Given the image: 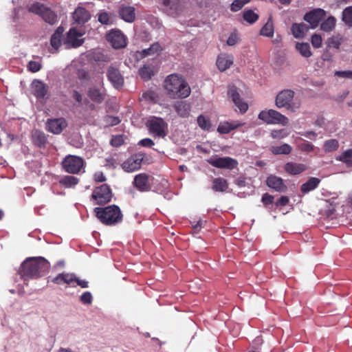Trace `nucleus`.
<instances>
[{
	"label": "nucleus",
	"mask_w": 352,
	"mask_h": 352,
	"mask_svg": "<svg viewBox=\"0 0 352 352\" xmlns=\"http://www.w3.org/2000/svg\"><path fill=\"white\" fill-rule=\"evenodd\" d=\"M50 263L43 257H29L21 265L19 274L25 280L38 278L50 269Z\"/></svg>",
	"instance_id": "1"
},
{
	"label": "nucleus",
	"mask_w": 352,
	"mask_h": 352,
	"mask_svg": "<svg viewBox=\"0 0 352 352\" xmlns=\"http://www.w3.org/2000/svg\"><path fill=\"white\" fill-rule=\"evenodd\" d=\"M164 89L172 98H185L190 94V88L187 82L177 74H170L164 81Z\"/></svg>",
	"instance_id": "2"
},
{
	"label": "nucleus",
	"mask_w": 352,
	"mask_h": 352,
	"mask_svg": "<svg viewBox=\"0 0 352 352\" xmlns=\"http://www.w3.org/2000/svg\"><path fill=\"white\" fill-rule=\"evenodd\" d=\"M94 210L96 217L100 221L107 226L118 223L122 219L120 209L116 205L109 206L105 208H96Z\"/></svg>",
	"instance_id": "3"
},
{
	"label": "nucleus",
	"mask_w": 352,
	"mask_h": 352,
	"mask_svg": "<svg viewBox=\"0 0 352 352\" xmlns=\"http://www.w3.org/2000/svg\"><path fill=\"white\" fill-rule=\"evenodd\" d=\"M276 107L285 108L292 112H296L300 107V100L294 98V92L290 89L280 91L275 100Z\"/></svg>",
	"instance_id": "4"
},
{
	"label": "nucleus",
	"mask_w": 352,
	"mask_h": 352,
	"mask_svg": "<svg viewBox=\"0 0 352 352\" xmlns=\"http://www.w3.org/2000/svg\"><path fill=\"white\" fill-rule=\"evenodd\" d=\"M150 134L154 137L164 138L167 134L168 124L161 118L151 117L146 122Z\"/></svg>",
	"instance_id": "5"
},
{
	"label": "nucleus",
	"mask_w": 352,
	"mask_h": 352,
	"mask_svg": "<svg viewBox=\"0 0 352 352\" xmlns=\"http://www.w3.org/2000/svg\"><path fill=\"white\" fill-rule=\"evenodd\" d=\"M258 117V119L263 120L267 124H280L283 126H286L288 124V118L280 112L274 109L262 111L259 113Z\"/></svg>",
	"instance_id": "6"
},
{
	"label": "nucleus",
	"mask_w": 352,
	"mask_h": 352,
	"mask_svg": "<svg viewBox=\"0 0 352 352\" xmlns=\"http://www.w3.org/2000/svg\"><path fill=\"white\" fill-rule=\"evenodd\" d=\"M52 282L58 285L66 283L67 285H71L72 287H75L74 283H76L81 288H87L89 287L88 281L78 278L73 273L58 274L56 277H54L52 279Z\"/></svg>",
	"instance_id": "7"
},
{
	"label": "nucleus",
	"mask_w": 352,
	"mask_h": 352,
	"mask_svg": "<svg viewBox=\"0 0 352 352\" xmlns=\"http://www.w3.org/2000/svg\"><path fill=\"white\" fill-rule=\"evenodd\" d=\"M29 10L40 15L45 22L51 25L57 22V16L55 13L42 3H35L32 4L29 8Z\"/></svg>",
	"instance_id": "8"
},
{
	"label": "nucleus",
	"mask_w": 352,
	"mask_h": 352,
	"mask_svg": "<svg viewBox=\"0 0 352 352\" xmlns=\"http://www.w3.org/2000/svg\"><path fill=\"white\" fill-rule=\"evenodd\" d=\"M63 167L69 173L76 174L82 168L84 161L82 158L76 155H68L65 157L63 162Z\"/></svg>",
	"instance_id": "9"
},
{
	"label": "nucleus",
	"mask_w": 352,
	"mask_h": 352,
	"mask_svg": "<svg viewBox=\"0 0 352 352\" xmlns=\"http://www.w3.org/2000/svg\"><path fill=\"white\" fill-rule=\"evenodd\" d=\"M162 10L169 16L176 17L182 11L180 0H159Z\"/></svg>",
	"instance_id": "10"
},
{
	"label": "nucleus",
	"mask_w": 352,
	"mask_h": 352,
	"mask_svg": "<svg viewBox=\"0 0 352 352\" xmlns=\"http://www.w3.org/2000/svg\"><path fill=\"white\" fill-rule=\"evenodd\" d=\"M112 197L109 186L107 184L101 185L95 189L92 198L96 201L97 204H105L111 201Z\"/></svg>",
	"instance_id": "11"
},
{
	"label": "nucleus",
	"mask_w": 352,
	"mask_h": 352,
	"mask_svg": "<svg viewBox=\"0 0 352 352\" xmlns=\"http://www.w3.org/2000/svg\"><path fill=\"white\" fill-rule=\"evenodd\" d=\"M143 159L142 153L133 155L122 164V168L127 173L136 171L140 168Z\"/></svg>",
	"instance_id": "12"
},
{
	"label": "nucleus",
	"mask_w": 352,
	"mask_h": 352,
	"mask_svg": "<svg viewBox=\"0 0 352 352\" xmlns=\"http://www.w3.org/2000/svg\"><path fill=\"white\" fill-rule=\"evenodd\" d=\"M212 166L219 168L233 169L238 164L237 162L230 157H213L208 160Z\"/></svg>",
	"instance_id": "13"
},
{
	"label": "nucleus",
	"mask_w": 352,
	"mask_h": 352,
	"mask_svg": "<svg viewBox=\"0 0 352 352\" xmlns=\"http://www.w3.org/2000/svg\"><path fill=\"white\" fill-rule=\"evenodd\" d=\"M82 36V34L78 32L76 28H71L63 44L66 48L79 47L83 43V39L80 38Z\"/></svg>",
	"instance_id": "14"
},
{
	"label": "nucleus",
	"mask_w": 352,
	"mask_h": 352,
	"mask_svg": "<svg viewBox=\"0 0 352 352\" xmlns=\"http://www.w3.org/2000/svg\"><path fill=\"white\" fill-rule=\"evenodd\" d=\"M107 76L109 82L116 89H120L124 85V77L119 69L111 66L107 69Z\"/></svg>",
	"instance_id": "15"
},
{
	"label": "nucleus",
	"mask_w": 352,
	"mask_h": 352,
	"mask_svg": "<svg viewBox=\"0 0 352 352\" xmlns=\"http://www.w3.org/2000/svg\"><path fill=\"white\" fill-rule=\"evenodd\" d=\"M107 39L116 49L122 48L126 45L125 36L120 30L110 32L107 35Z\"/></svg>",
	"instance_id": "16"
},
{
	"label": "nucleus",
	"mask_w": 352,
	"mask_h": 352,
	"mask_svg": "<svg viewBox=\"0 0 352 352\" xmlns=\"http://www.w3.org/2000/svg\"><path fill=\"white\" fill-rule=\"evenodd\" d=\"M325 16V12L322 9L316 8L307 13L304 19L311 25V28L318 26L319 22Z\"/></svg>",
	"instance_id": "17"
},
{
	"label": "nucleus",
	"mask_w": 352,
	"mask_h": 352,
	"mask_svg": "<svg viewBox=\"0 0 352 352\" xmlns=\"http://www.w3.org/2000/svg\"><path fill=\"white\" fill-rule=\"evenodd\" d=\"M67 126L66 120L62 118L48 120L46 123L47 130L54 134H60Z\"/></svg>",
	"instance_id": "18"
},
{
	"label": "nucleus",
	"mask_w": 352,
	"mask_h": 352,
	"mask_svg": "<svg viewBox=\"0 0 352 352\" xmlns=\"http://www.w3.org/2000/svg\"><path fill=\"white\" fill-rule=\"evenodd\" d=\"M228 96L232 98L234 104L239 108L241 113H245L248 109V105L241 98L239 94L234 86H230L228 91Z\"/></svg>",
	"instance_id": "19"
},
{
	"label": "nucleus",
	"mask_w": 352,
	"mask_h": 352,
	"mask_svg": "<svg viewBox=\"0 0 352 352\" xmlns=\"http://www.w3.org/2000/svg\"><path fill=\"white\" fill-rule=\"evenodd\" d=\"M133 184L140 191L146 192L150 190L149 177L145 173L137 175L134 178Z\"/></svg>",
	"instance_id": "20"
},
{
	"label": "nucleus",
	"mask_w": 352,
	"mask_h": 352,
	"mask_svg": "<svg viewBox=\"0 0 352 352\" xmlns=\"http://www.w3.org/2000/svg\"><path fill=\"white\" fill-rule=\"evenodd\" d=\"M32 94L38 98L43 99L47 93V87L39 80H34L31 85Z\"/></svg>",
	"instance_id": "21"
},
{
	"label": "nucleus",
	"mask_w": 352,
	"mask_h": 352,
	"mask_svg": "<svg viewBox=\"0 0 352 352\" xmlns=\"http://www.w3.org/2000/svg\"><path fill=\"white\" fill-rule=\"evenodd\" d=\"M120 17L126 22L132 23L135 19V8L131 6H122L119 10Z\"/></svg>",
	"instance_id": "22"
},
{
	"label": "nucleus",
	"mask_w": 352,
	"mask_h": 352,
	"mask_svg": "<svg viewBox=\"0 0 352 352\" xmlns=\"http://www.w3.org/2000/svg\"><path fill=\"white\" fill-rule=\"evenodd\" d=\"M234 58L230 54H223L218 56L217 60V65L221 72H223L228 69L232 64Z\"/></svg>",
	"instance_id": "23"
},
{
	"label": "nucleus",
	"mask_w": 352,
	"mask_h": 352,
	"mask_svg": "<svg viewBox=\"0 0 352 352\" xmlns=\"http://www.w3.org/2000/svg\"><path fill=\"white\" fill-rule=\"evenodd\" d=\"M267 186L278 192H285L287 189L286 186L283 183V180L280 177L271 175L267 179Z\"/></svg>",
	"instance_id": "24"
},
{
	"label": "nucleus",
	"mask_w": 352,
	"mask_h": 352,
	"mask_svg": "<svg viewBox=\"0 0 352 352\" xmlns=\"http://www.w3.org/2000/svg\"><path fill=\"white\" fill-rule=\"evenodd\" d=\"M105 91L103 88L91 87L88 91L89 98L94 102L101 103L105 98Z\"/></svg>",
	"instance_id": "25"
},
{
	"label": "nucleus",
	"mask_w": 352,
	"mask_h": 352,
	"mask_svg": "<svg viewBox=\"0 0 352 352\" xmlns=\"http://www.w3.org/2000/svg\"><path fill=\"white\" fill-rule=\"evenodd\" d=\"M244 123L240 121H232V122H221L217 128L218 132L220 133L226 134L231 131L241 126Z\"/></svg>",
	"instance_id": "26"
},
{
	"label": "nucleus",
	"mask_w": 352,
	"mask_h": 352,
	"mask_svg": "<svg viewBox=\"0 0 352 352\" xmlns=\"http://www.w3.org/2000/svg\"><path fill=\"white\" fill-rule=\"evenodd\" d=\"M307 167L303 164L287 162L285 165V170L291 175H298L304 172Z\"/></svg>",
	"instance_id": "27"
},
{
	"label": "nucleus",
	"mask_w": 352,
	"mask_h": 352,
	"mask_svg": "<svg viewBox=\"0 0 352 352\" xmlns=\"http://www.w3.org/2000/svg\"><path fill=\"white\" fill-rule=\"evenodd\" d=\"M309 28L305 23H293L291 27V31L293 36L296 38H303L308 31Z\"/></svg>",
	"instance_id": "28"
},
{
	"label": "nucleus",
	"mask_w": 352,
	"mask_h": 352,
	"mask_svg": "<svg viewBox=\"0 0 352 352\" xmlns=\"http://www.w3.org/2000/svg\"><path fill=\"white\" fill-rule=\"evenodd\" d=\"M320 183V179L317 177H311L307 182L302 184L300 186V190L303 194H307L310 191L315 190Z\"/></svg>",
	"instance_id": "29"
},
{
	"label": "nucleus",
	"mask_w": 352,
	"mask_h": 352,
	"mask_svg": "<svg viewBox=\"0 0 352 352\" xmlns=\"http://www.w3.org/2000/svg\"><path fill=\"white\" fill-rule=\"evenodd\" d=\"M74 20L78 23H85L89 18V13L82 8H78L73 14Z\"/></svg>",
	"instance_id": "30"
},
{
	"label": "nucleus",
	"mask_w": 352,
	"mask_h": 352,
	"mask_svg": "<svg viewBox=\"0 0 352 352\" xmlns=\"http://www.w3.org/2000/svg\"><path fill=\"white\" fill-rule=\"evenodd\" d=\"M32 138L34 144L39 147L44 146L47 143V138L45 133L38 130L32 131Z\"/></svg>",
	"instance_id": "31"
},
{
	"label": "nucleus",
	"mask_w": 352,
	"mask_h": 352,
	"mask_svg": "<svg viewBox=\"0 0 352 352\" xmlns=\"http://www.w3.org/2000/svg\"><path fill=\"white\" fill-rule=\"evenodd\" d=\"M174 107L179 116L183 118H187L189 116L190 108V105L187 104L186 102H177V103H175Z\"/></svg>",
	"instance_id": "32"
},
{
	"label": "nucleus",
	"mask_w": 352,
	"mask_h": 352,
	"mask_svg": "<svg viewBox=\"0 0 352 352\" xmlns=\"http://www.w3.org/2000/svg\"><path fill=\"white\" fill-rule=\"evenodd\" d=\"M63 32V28L58 27L51 37V45L54 50H57L61 45V37Z\"/></svg>",
	"instance_id": "33"
},
{
	"label": "nucleus",
	"mask_w": 352,
	"mask_h": 352,
	"mask_svg": "<svg viewBox=\"0 0 352 352\" xmlns=\"http://www.w3.org/2000/svg\"><path fill=\"white\" fill-rule=\"evenodd\" d=\"M162 50V47L160 43H155L150 47L144 49L140 52H137V54L141 57H146L147 56L158 54Z\"/></svg>",
	"instance_id": "34"
},
{
	"label": "nucleus",
	"mask_w": 352,
	"mask_h": 352,
	"mask_svg": "<svg viewBox=\"0 0 352 352\" xmlns=\"http://www.w3.org/2000/svg\"><path fill=\"white\" fill-rule=\"evenodd\" d=\"M336 160L344 163L347 167H352V149L343 151L336 157Z\"/></svg>",
	"instance_id": "35"
},
{
	"label": "nucleus",
	"mask_w": 352,
	"mask_h": 352,
	"mask_svg": "<svg viewBox=\"0 0 352 352\" xmlns=\"http://www.w3.org/2000/svg\"><path fill=\"white\" fill-rule=\"evenodd\" d=\"M228 188L227 181L221 177L213 180L212 189L216 192H225Z\"/></svg>",
	"instance_id": "36"
},
{
	"label": "nucleus",
	"mask_w": 352,
	"mask_h": 352,
	"mask_svg": "<svg viewBox=\"0 0 352 352\" xmlns=\"http://www.w3.org/2000/svg\"><path fill=\"white\" fill-rule=\"evenodd\" d=\"M154 74L155 69L151 65H145L139 69V74L144 80H149Z\"/></svg>",
	"instance_id": "37"
},
{
	"label": "nucleus",
	"mask_w": 352,
	"mask_h": 352,
	"mask_svg": "<svg viewBox=\"0 0 352 352\" xmlns=\"http://www.w3.org/2000/svg\"><path fill=\"white\" fill-rule=\"evenodd\" d=\"M296 48L299 52V53L305 58H309L312 54L310 50V46L308 43H297L296 45Z\"/></svg>",
	"instance_id": "38"
},
{
	"label": "nucleus",
	"mask_w": 352,
	"mask_h": 352,
	"mask_svg": "<svg viewBox=\"0 0 352 352\" xmlns=\"http://www.w3.org/2000/svg\"><path fill=\"white\" fill-rule=\"evenodd\" d=\"M274 30L272 21L269 19L261 30V34L267 37H272L274 35Z\"/></svg>",
	"instance_id": "39"
},
{
	"label": "nucleus",
	"mask_w": 352,
	"mask_h": 352,
	"mask_svg": "<svg viewBox=\"0 0 352 352\" xmlns=\"http://www.w3.org/2000/svg\"><path fill=\"white\" fill-rule=\"evenodd\" d=\"M271 151L276 155H287L292 151V147L287 144H283L279 146L272 147Z\"/></svg>",
	"instance_id": "40"
},
{
	"label": "nucleus",
	"mask_w": 352,
	"mask_h": 352,
	"mask_svg": "<svg viewBox=\"0 0 352 352\" xmlns=\"http://www.w3.org/2000/svg\"><path fill=\"white\" fill-rule=\"evenodd\" d=\"M60 182L65 187L70 188L78 184V179L74 176L67 175L63 177Z\"/></svg>",
	"instance_id": "41"
},
{
	"label": "nucleus",
	"mask_w": 352,
	"mask_h": 352,
	"mask_svg": "<svg viewBox=\"0 0 352 352\" xmlns=\"http://www.w3.org/2000/svg\"><path fill=\"white\" fill-rule=\"evenodd\" d=\"M339 147V143L337 140L331 139L324 142V150L325 152H331L336 151Z\"/></svg>",
	"instance_id": "42"
},
{
	"label": "nucleus",
	"mask_w": 352,
	"mask_h": 352,
	"mask_svg": "<svg viewBox=\"0 0 352 352\" xmlns=\"http://www.w3.org/2000/svg\"><path fill=\"white\" fill-rule=\"evenodd\" d=\"M342 20L349 27H352V6L346 8L342 12Z\"/></svg>",
	"instance_id": "43"
},
{
	"label": "nucleus",
	"mask_w": 352,
	"mask_h": 352,
	"mask_svg": "<svg viewBox=\"0 0 352 352\" xmlns=\"http://www.w3.org/2000/svg\"><path fill=\"white\" fill-rule=\"evenodd\" d=\"M336 24V19L333 16H329L327 18V20H325L324 22L322 23L320 25L321 30L325 32L331 31L335 26Z\"/></svg>",
	"instance_id": "44"
},
{
	"label": "nucleus",
	"mask_w": 352,
	"mask_h": 352,
	"mask_svg": "<svg viewBox=\"0 0 352 352\" xmlns=\"http://www.w3.org/2000/svg\"><path fill=\"white\" fill-rule=\"evenodd\" d=\"M244 19L249 23H254L258 19V15L252 10H246L243 12Z\"/></svg>",
	"instance_id": "45"
},
{
	"label": "nucleus",
	"mask_w": 352,
	"mask_h": 352,
	"mask_svg": "<svg viewBox=\"0 0 352 352\" xmlns=\"http://www.w3.org/2000/svg\"><path fill=\"white\" fill-rule=\"evenodd\" d=\"M197 123L198 125L204 130H208L210 128V122L209 119L206 118L205 116L201 115L197 118Z\"/></svg>",
	"instance_id": "46"
},
{
	"label": "nucleus",
	"mask_w": 352,
	"mask_h": 352,
	"mask_svg": "<svg viewBox=\"0 0 352 352\" xmlns=\"http://www.w3.org/2000/svg\"><path fill=\"white\" fill-rule=\"evenodd\" d=\"M250 0H234L231 5V10L237 12L241 10L245 4L250 2Z\"/></svg>",
	"instance_id": "47"
},
{
	"label": "nucleus",
	"mask_w": 352,
	"mask_h": 352,
	"mask_svg": "<svg viewBox=\"0 0 352 352\" xmlns=\"http://www.w3.org/2000/svg\"><path fill=\"white\" fill-rule=\"evenodd\" d=\"M80 300L85 305H90L92 302L93 296L91 292H85L80 296Z\"/></svg>",
	"instance_id": "48"
},
{
	"label": "nucleus",
	"mask_w": 352,
	"mask_h": 352,
	"mask_svg": "<svg viewBox=\"0 0 352 352\" xmlns=\"http://www.w3.org/2000/svg\"><path fill=\"white\" fill-rule=\"evenodd\" d=\"M288 135L287 131L284 129L280 130H274L271 133V136L275 139H282Z\"/></svg>",
	"instance_id": "49"
},
{
	"label": "nucleus",
	"mask_w": 352,
	"mask_h": 352,
	"mask_svg": "<svg viewBox=\"0 0 352 352\" xmlns=\"http://www.w3.org/2000/svg\"><path fill=\"white\" fill-rule=\"evenodd\" d=\"M322 41V37L319 34H315L311 36V44L316 48H318L321 46Z\"/></svg>",
	"instance_id": "50"
},
{
	"label": "nucleus",
	"mask_w": 352,
	"mask_h": 352,
	"mask_svg": "<svg viewBox=\"0 0 352 352\" xmlns=\"http://www.w3.org/2000/svg\"><path fill=\"white\" fill-rule=\"evenodd\" d=\"M28 68L32 72H37L41 69V65L37 61L31 60L28 63Z\"/></svg>",
	"instance_id": "51"
},
{
	"label": "nucleus",
	"mask_w": 352,
	"mask_h": 352,
	"mask_svg": "<svg viewBox=\"0 0 352 352\" xmlns=\"http://www.w3.org/2000/svg\"><path fill=\"white\" fill-rule=\"evenodd\" d=\"M335 76L340 78L352 79V71H336L335 72Z\"/></svg>",
	"instance_id": "52"
},
{
	"label": "nucleus",
	"mask_w": 352,
	"mask_h": 352,
	"mask_svg": "<svg viewBox=\"0 0 352 352\" xmlns=\"http://www.w3.org/2000/svg\"><path fill=\"white\" fill-rule=\"evenodd\" d=\"M98 21L102 23L107 25L110 23V16L109 14L107 12H102L98 15Z\"/></svg>",
	"instance_id": "53"
},
{
	"label": "nucleus",
	"mask_w": 352,
	"mask_h": 352,
	"mask_svg": "<svg viewBox=\"0 0 352 352\" xmlns=\"http://www.w3.org/2000/svg\"><path fill=\"white\" fill-rule=\"evenodd\" d=\"M123 138L122 135L113 136L111 140V144L113 146H120L123 143Z\"/></svg>",
	"instance_id": "54"
},
{
	"label": "nucleus",
	"mask_w": 352,
	"mask_h": 352,
	"mask_svg": "<svg viewBox=\"0 0 352 352\" xmlns=\"http://www.w3.org/2000/svg\"><path fill=\"white\" fill-rule=\"evenodd\" d=\"M314 145L308 142H305L300 145V149L302 151L311 152L314 151Z\"/></svg>",
	"instance_id": "55"
},
{
	"label": "nucleus",
	"mask_w": 352,
	"mask_h": 352,
	"mask_svg": "<svg viewBox=\"0 0 352 352\" xmlns=\"http://www.w3.org/2000/svg\"><path fill=\"white\" fill-rule=\"evenodd\" d=\"M138 144L144 147H151L154 145V142L150 138H144L141 140Z\"/></svg>",
	"instance_id": "56"
},
{
	"label": "nucleus",
	"mask_w": 352,
	"mask_h": 352,
	"mask_svg": "<svg viewBox=\"0 0 352 352\" xmlns=\"http://www.w3.org/2000/svg\"><path fill=\"white\" fill-rule=\"evenodd\" d=\"M120 122V119L118 117L114 116H108L106 118V122L111 125V126H115L119 124Z\"/></svg>",
	"instance_id": "57"
},
{
	"label": "nucleus",
	"mask_w": 352,
	"mask_h": 352,
	"mask_svg": "<svg viewBox=\"0 0 352 352\" xmlns=\"http://www.w3.org/2000/svg\"><path fill=\"white\" fill-rule=\"evenodd\" d=\"M289 202V198L286 196H282L276 201V206H285Z\"/></svg>",
	"instance_id": "58"
},
{
	"label": "nucleus",
	"mask_w": 352,
	"mask_h": 352,
	"mask_svg": "<svg viewBox=\"0 0 352 352\" xmlns=\"http://www.w3.org/2000/svg\"><path fill=\"white\" fill-rule=\"evenodd\" d=\"M274 197L267 193L264 194L262 197V201L264 204H270L272 203Z\"/></svg>",
	"instance_id": "59"
},
{
	"label": "nucleus",
	"mask_w": 352,
	"mask_h": 352,
	"mask_svg": "<svg viewBox=\"0 0 352 352\" xmlns=\"http://www.w3.org/2000/svg\"><path fill=\"white\" fill-rule=\"evenodd\" d=\"M238 41L237 36L236 34H232L227 40V44L230 46L234 45Z\"/></svg>",
	"instance_id": "60"
},
{
	"label": "nucleus",
	"mask_w": 352,
	"mask_h": 352,
	"mask_svg": "<svg viewBox=\"0 0 352 352\" xmlns=\"http://www.w3.org/2000/svg\"><path fill=\"white\" fill-rule=\"evenodd\" d=\"M94 179L98 182H102L106 180V177L102 172H97L94 174Z\"/></svg>",
	"instance_id": "61"
},
{
	"label": "nucleus",
	"mask_w": 352,
	"mask_h": 352,
	"mask_svg": "<svg viewBox=\"0 0 352 352\" xmlns=\"http://www.w3.org/2000/svg\"><path fill=\"white\" fill-rule=\"evenodd\" d=\"M72 97L74 100L78 102L79 104L82 103V96L77 91L74 90L72 93Z\"/></svg>",
	"instance_id": "62"
},
{
	"label": "nucleus",
	"mask_w": 352,
	"mask_h": 352,
	"mask_svg": "<svg viewBox=\"0 0 352 352\" xmlns=\"http://www.w3.org/2000/svg\"><path fill=\"white\" fill-rule=\"evenodd\" d=\"M206 223V221L199 219L197 223L192 225V228L195 230H198L199 228L204 226V225Z\"/></svg>",
	"instance_id": "63"
},
{
	"label": "nucleus",
	"mask_w": 352,
	"mask_h": 352,
	"mask_svg": "<svg viewBox=\"0 0 352 352\" xmlns=\"http://www.w3.org/2000/svg\"><path fill=\"white\" fill-rule=\"evenodd\" d=\"M328 43L329 46H332L335 48H338L340 44L339 41H336L334 38L329 39Z\"/></svg>",
	"instance_id": "64"
}]
</instances>
